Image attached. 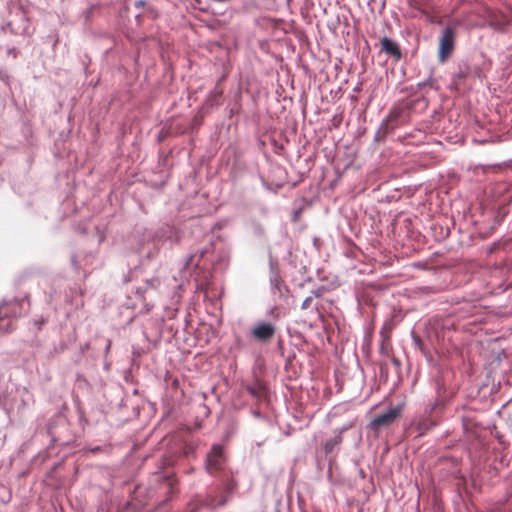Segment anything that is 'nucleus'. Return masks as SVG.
I'll return each mask as SVG.
<instances>
[{
    "instance_id": "obj_1",
    "label": "nucleus",
    "mask_w": 512,
    "mask_h": 512,
    "mask_svg": "<svg viewBox=\"0 0 512 512\" xmlns=\"http://www.w3.org/2000/svg\"><path fill=\"white\" fill-rule=\"evenodd\" d=\"M456 31L453 27H446L439 39L438 59L445 62L453 53L455 47Z\"/></svg>"
},
{
    "instance_id": "obj_2",
    "label": "nucleus",
    "mask_w": 512,
    "mask_h": 512,
    "mask_svg": "<svg viewBox=\"0 0 512 512\" xmlns=\"http://www.w3.org/2000/svg\"><path fill=\"white\" fill-rule=\"evenodd\" d=\"M401 412L402 407L400 405L393 407L386 413H383L375 417L370 422V427L374 430H378L380 428H387L391 426L401 416Z\"/></svg>"
},
{
    "instance_id": "obj_3",
    "label": "nucleus",
    "mask_w": 512,
    "mask_h": 512,
    "mask_svg": "<svg viewBox=\"0 0 512 512\" xmlns=\"http://www.w3.org/2000/svg\"><path fill=\"white\" fill-rule=\"evenodd\" d=\"M223 449L219 445H214L207 455L206 469L210 474H214L222 469L224 464Z\"/></svg>"
},
{
    "instance_id": "obj_4",
    "label": "nucleus",
    "mask_w": 512,
    "mask_h": 512,
    "mask_svg": "<svg viewBox=\"0 0 512 512\" xmlns=\"http://www.w3.org/2000/svg\"><path fill=\"white\" fill-rule=\"evenodd\" d=\"M23 304V300H13L0 305V320L10 317L16 318L20 316L22 313Z\"/></svg>"
},
{
    "instance_id": "obj_5",
    "label": "nucleus",
    "mask_w": 512,
    "mask_h": 512,
    "mask_svg": "<svg viewBox=\"0 0 512 512\" xmlns=\"http://www.w3.org/2000/svg\"><path fill=\"white\" fill-rule=\"evenodd\" d=\"M275 327L271 323H258L252 330V336L261 342L269 341L275 334Z\"/></svg>"
},
{
    "instance_id": "obj_6",
    "label": "nucleus",
    "mask_w": 512,
    "mask_h": 512,
    "mask_svg": "<svg viewBox=\"0 0 512 512\" xmlns=\"http://www.w3.org/2000/svg\"><path fill=\"white\" fill-rule=\"evenodd\" d=\"M488 23L491 27H494L495 29H502L506 25L512 22V19L510 16L506 15L503 12L495 11V10H489L488 11Z\"/></svg>"
},
{
    "instance_id": "obj_7",
    "label": "nucleus",
    "mask_w": 512,
    "mask_h": 512,
    "mask_svg": "<svg viewBox=\"0 0 512 512\" xmlns=\"http://www.w3.org/2000/svg\"><path fill=\"white\" fill-rule=\"evenodd\" d=\"M381 50L395 58L397 61L402 57V53L398 44L388 37L381 39Z\"/></svg>"
},
{
    "instance_id": "obj_8",
    "label": "nucleus",
    "mask_w": 512,
    "mask_h": 512,
    "mask_svg": "<svg viewBox=\"0 0 512 512\" xmlns=\"http://www.w3.org/2000/svg\"><path fill=\"white\" fill-rule=\"evenodd\" d=\"M247 391L257 399H263L267 395V388L261 382H256L254 385L248 386Z\"/></svg>"
},
{
    "instance_id": "obj_9",
    "label": "nucleus",
    "mask_w": 512,
    "mask_h": 512,
    "mask_svg": "<svg viewBox=\"0 0 512 512\" xmlns=\"http://www.w3.org/2000/svg\"><path fill=\"white\" fill-rule=\"evenodd\" d=\"M342 431H340L337 435H335L333 438L328 439L324 444V450L325 452L331 453L333 449L339 445L342 442Z\"/></svg>"
},
{
    "instance_id": "obj_10",
    "label": "nucleus",
    "mask_w": 512,
    "mask_h": 512,
    "mask_svg": "<svg viewBox=\"0 0 512 512\" xmlns=\"http://www.w3.org/2000/svg\"><path fill=\"white\" fill-rule=\"evenodd\" d=\"M275 288L279 291L281 296L284 295V292H288L287 287L280 280L275 281Z\"/></svg>"
},
{
    "instance_id": "obj_11",
    "label": "nucleus",
    "mask_w": 512,
    "mask_h": 512,
    "mask_svg": "<svg viewBox=\"0 0 512 512\" xmlns=\"http://www.w3.org/2000/svg\"><path fill=\"white\" fill-rule=\"evenodd\" d=\"M399 116H400V112H399V111H392V112L389 114L388 121H389V122H395V121H397V119L399 118Z\"/></svg>"
},
{
    "instance_id": "obj_12",
    "label": "nucleus",
    "mask_w": 512,
    "mask_h": 512,
    "mask_svg": "<svg viewBox=\"0 0 512 512\" xmlns=\"http://www.w3.org/2000/svg\"><path fill=\"white\" fill-rule=\"evenodd\" d=\"M313 301L312 297H307L301 304V309H307L311 306Z\"/></svg>"
},
{
    "instance_id": "obj_13",
    "label": "nucleus",
    "mask_w": 512,
    "mask_h": 512,
    "mask_svg": "<svg viewBox=\"0 0 512 512\" xmlns=\"http://www.w3.org/2000/svg\"><path fill=\"white\" fill-rule=\"evenodd\" d=\"M395 364H399V361L397 359H394Z\"/></svg>"
}]
</instances>
